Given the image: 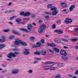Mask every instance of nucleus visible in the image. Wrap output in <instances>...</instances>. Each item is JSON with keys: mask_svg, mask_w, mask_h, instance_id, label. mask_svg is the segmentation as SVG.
<instances>
[{"mask_svg": "<svg viewBox=\"0 0 78 78\" xmlns=\"http://www.w3.org/2000/svg\"><path fill=\"white\" fill-rule=\"evenodd\" d=\"M19 53L17 52H15L13 53H9V55L7 56V57L10 59L12 58V57L15 58L16 56V55H19Z\"/></svg>", "mask_w": 78, "mask_h": 78, "instance_id": "obj_1", "label": "nucleus"}, {"mask_svg": "<svg viewBox=\"0 0 78 78\" xmlns=\"http://www.w3.org/2000/svg\"><path fill=\"white\" fill-rule=\"evenodd\" d=\"M60 53L61 55L63 56H68V55L67 52H66V51L64 50L61 49Z\"/></svg>", "mask_w": 78, "mask_h": 78, "instance_id": "obj_2", "label": "nucleus"}, {"mask_svg": "<svg viewBox=\"0 0 78 78\" xmlns=\"http://www.w3.org/2000/svg\"><path fill=\"white\" fill-rule=\"evenodd\" d=\"M18 42H17V43L18 44V45L19 44H21L23 46H27L28 45V44L27 43L23 42L21 41V40H20L19 39H18Z\"/></svg>", "mask_w": 78, "mask_h": 78, "instance_id": "obj_3", "label": "nucleus"}, {"mask_svg": "<svg viewBox=\"0 0 78 78\" xmlns=\"http://www.w3.org/2000/svg\"><path fill=\"white\" fill-rule=\"evenodd\" d=\"M16 41L14 42V43L15 44L12 45L11 46V47H18V45H19V43L17 42H18V39H16L15 40Z\"/></svg>", "mask_w": 78, "mask_h": 78, "instance_id": "obj_4", "label": "nucleus"}, {"mask_svg": "<svg viewBox=\"0 0 78 78\" xmlns=\"http://www.w3.org/2000/svg\"><path fill=\"white\" fill-rule=\"evenodd\" d=\"M23 20H25L23 22L22 21L20 22L19 23L22 24V25H25V23H27L28 21V20H30V19L27 18H23Z\"/></svg>", "mask_w": 78, "mask_h": 78, "instance_id": "obj_5", "label": "nucleus"}, {"mask_svg": "<svg viewBox=\"0 0 78 78\" xmlns=\"http://www.w3.org/2000/svg\"><path fill=\"white\" fill-rule=\"evenodd\" d=\"M23 50L24 51L23 52L24 55H28L30 54V53L29 52L30 51V50L29 49L25 48L23 49Z\"/></svg>", "mask_w": 78, "mask_h": 78, "instance_id": "obj_6", "label": "nucleus"}, {"mask_svg": "<svg viewBox=\"0 0 78 78\" xmlns=\"http://www.w3.org/2000/svg\"><path fill=\"white\" fill-rule=\"evenodd\" d=\"M73 22V20L72 19H70L69 18H67L66 20V23L69 24V23H72Z\"/></svg>", "mask_w": 78, "mask_h": 78, "instance_id": "obj_7", "label": "nucleus"}, {"mask_svg": "<svg viewBox=\"0 0 78 78\" xmlns=\"http://www.w3.org/2000/svg\"><path fill=\"white\" fill-rule=\"evenodd\" d=\"M54 31L55 33H57L58 34H62L63 33V31L62 30H55Z\"/></svg>", "mask_w": 78, "mask_h": 78, "instance_id": "obj_8", "label": "nucleus"}, {"mask_svg": "<svg viewBox=\"0 0 78 78\" xmlns=\"http://www.w3.org/2000/svg\"><path fill=\"white\" fill-rule=\"evenodd\" d=\"M19 70L14 69L12 71L11 73L12 74H17L19 73Z\"/></svg>", "mask_w": 78, "mask_h": 78, "instance_id": "obj_9", "label": "nucleus"}, {"mask_svg": "<svg viewBox=\"0 0 78 78\" xmlns=\"http://www.w3.org/2000/svg\"><path fill=\"white\" fill-rule=\"evenodd\" d=\"M27 28L30 31H31V30L32 29V25L31 24H28L27 26Z\"/></svg>", "mask_w": 78, "mask_h": 78, "instance_id": "obj_10", "label": "nucleus"}, {"mask_svg": "<svg viewBox=\"0 0 78 78\" xmlns=\"http://www.w3.org/2000/svg\"><path fill=\"white\" fill-rule=\"evenodd\" d=\"M60 5H62V6H63V8H67V4L66 3H60Z\"/></svg>", "mask_w": 78, "mask_h": 78, "instance_id": "obj_11", "label": "nucleus"}, {"mask_svg": "<svg viewBox=\"0 0 78 78\" xmlns=\"http://www.w3.org/2000/svg\"><path fill=\"white\" fill-rule=\"evenodd\" d=\"M47 45L48 46H50V47H55L56 46V44L53 43L51 44L48 43Z\"/></svg>", "mask_w": 78, "mask_h": 78, "instance_id": "obj_12", "label": "nucleus"}, {"mask_svg": "<svg viewBox=\"0 0 78 78\" xmlns=\"http://www.w3.org/2000/svg\"><path fill=\"white\" fill-rule=\"evenodd\" d=\"M59 13V11L58 10H56L55 11H53L52 12L51 15L52 16H56V14L58 13Z\"/></svg>", "mask_w": 78, "mask_h": 78, "instance_id": "obj_13", "label": "nucleus"}, {"mask_svg": "<svg viewBox=\"0 0 78 78\" xmlns=\"http://www.w3.org/2000/svg\"><path fill=\"white\" fill-rule=\"evenodd\" d=\"M12 33H13V34L17 35V36H20V34H19V32L16 31L14 30H12Z\"/></svg>", "mask_w": 78, "mask_h": 78, "instance_id": "obj_14", "label": "nucleus"}, {"mask_svg": "<svg viewBox=\"0 0 78 78\" xmlns=\"http://www.w3.org/2000/svg\"><path fill=\"white\" fill-rule=\"evenodd\" d=\"M40 28H41L42 29H45V28H47V27H46V26L45 24H43L41 25L40 26Z\"/></svg>", "mask_w": 78, "mask_h": 78, "instance_id": "obj_15", "label": "nucleus"}, {"mask_svg": "<svg viewBox=\"0 0 78 78\" xmlns=\"http://www.w3.org/2000/svg\"><path fill=\"white\" fill-rule=\"evenodd\" d=\"M75 8V5H71L69 8V11H73V9Z\"/></svg>", "mask_w": 78, "mask_h": 78, "instance_id": "obj_16", "label": "nucleus"}, {"mask_svg": "<svg viewBox=\"0 0 78 78\" xmlns=\"http://www.w3.org/2000/svg\"><path fill=\"white\" fill-rule=\"evenodd\" d=\"M41 53L42 55H45L47 53V51L45 50H42L41 52Z\"/></svg>", "mask_w": 78, "mask_h": 78, "instance_id": "obj_17", "label": "nucleus"}, {"mask_svg": "<svg viewBox=\"0 0 78 78\" xmlns=\"http://www.w3.org/2000/svg\"><path fill=\"white\" fill-rule=\"evenodd\" d=\"M31 14V13L29 12H27L25 13V16H26L27 17H28L30 16V15Z\"/></svg>", "mask_w": 78, "mask_h": 78, "instance_id": "obj_18", "label": "nucleus"}, {"mask_svg": "<svg viewBox=\"0 0 78 78\" xmlns=\"http://www.w3.org/2000/svg\"><path fill=\"white\" fill-rule=\"evenodd\" d=\"M56 9H57V8L56 7H55L54 6H52V7L51 9V10L53 11H57Z\"/></svg>", "mask_w": 78, "mask_h": 78, "instance_id": "obj_19", "label": "nucleus"}, {"mask_svg": "<svg viewBox=\"0 0 78 78\" xmlns=\"http://www.w3.org/2000/svg\"><path fill=\"white\" fill-rule=\"evenodd\" d=\"M69 57H66L65 56H62V59L63 60H68Z\"/></svg>", "mask_w": 78, "mask_h": 78, "instance_id": "obj_20", "label": "nucleus"}, {"mask_svg": "<svg viewBox=\"0 0 78 78\" xmlns=\"http://www.w3.org/2000/svg\"><path fill=\"white\" fill-rule=\"evenodd\" d=\"M20 30L21 31H24V32H26L27 33H28V32H29V31H28V30L24 28H21L20 29Z\"/></svg>", "mask_w": 78, "mask_h": 78, "instance_id": "obj_21", "label": "nucleus"}, {"mask_svg": "<svg viewBox=\"0 0 78 78\" xmlns=\"http://www.w3.org/2000/svg\"><path fill=\"white\" fill-rule=\"evenodd\" d=\"M44 32V29L41 28H39L38 30L39 33H41Z\"/></svg>", "mask_w": 78, "mask_h": 78, "instance_id": "obj_22", "label": "nucleus"}, {"mask_svg": "<svg viewBox=\"0 0 78 78\" xmlns=\"http://www.w3.org/2000/svg\"><path fill=\"white\" fill-rule=\"evenodd\" d=\"M5 47H6V45L5 44H0V50L2 49V48H4Z\"/></svg>", "mask_w": 78, "mask_h": 78, "instance_id": "obj_23", "label": "nucleus"}, {"mask_svg": "<svg viewBox=\"0 0 78 78\" xmlns=\"http://www.w3.org/2000/svg\"><path fill=\"white\" fill-rule=\"evenodd\" d=\"M52 6H52V4H49L47 5V8H48V9H51L52 8Z\"/></svg>", "mask_w": 78, "mask_h": 78, "instance_id": "obj_24", "label": "nucleus"}, {"mask_svg": "<svg viewBox=\"0 0 78 78\" xmlns=\"http://www.w3.org/2000/svg\"><path fill=\"white\" fill-rule=\"evenodd\" d=\"M53 49L57 53H59V49L58 48H54Z\"/></svg>", "mask_w": 78, "mask_h": 78, "instance_id": "obj_25", "label": "nucleus"}, {"mask_svg": "<svg viewBox=\"0 0 78 78\" xmlns=\"http://www.w3.org/2000/svg\"><path fill=\"white\" fill-rule=\"evenodd\" d=\"M57 66H58V67H63V66H64L63 63H57Z\"/></svg>", "mask_w": 78, "mask_h": 78, "instance_id": "obj_26", "label": "nucleus"}, {"mask_svg": "<svg viewBox=\"0 0 78 78\" xmlns=\"http://www.w3.org/2000/svg\"><path fill=\"white\" fill-rule=\"evenodd\" d=\"M19 14L20 15H21V16H25V13L24 12H22L19 13Z\"/></svg>", "mask_w": 78, "mask_h": 78, "instance_id": "obj_27", "label": "nucleus"}, {"mask_svg": "<svg viewBox=\"0 0 78 78\" xmlns=\"http://www.w3.org/2000/svg\"><path fill=\"white\" fill-rule=\"evenodd\" d=\"M55 63V62H48L46 63H45V64L47 65V64H54Z\"/></svg>", "mask_w": 78, "mask_h": 78, "instance_id": "obj_28", "label": "nucleus"}, {"mask_svg": "<svg viewBox=\"0 0 78 78\" xmlns=\"http://www.w3.org/2000/svg\"><path fill=\"white\" fill-rule=\"evenodd\" d=\"M35 37H31L30 38V40H31V41H32V42H34V39H35Z\"/></svg>", "mask_w": 78, "mask_h": 78, "instance_id": "obj_29", "label": "nucleus"}, {"mask_svg": "<svg viewBox=\"0 0 78 78\" xmlns=\"http://www.w3.org/2000/svg\"><path fill=\"white\" fill-rule=\"evenodd\" d=\"M71 41L73 42H75V41H78V38H74L73 39H71Z\"/></svg>", "mask_w": 78, "mask_h": 78, "instance_id": "obj_30", "label": "nucleus"}, {"mask_svg": "<svg viewBox=\"0 0 78 78\" xmlns=\"http://www.w3.org/2000/svg\"><path fill=\"white\" fill-rule=\"evenodd\" d=\"M21 19H16V22H18L19 23H20V21H21Z\"/></svg>", "mask_w": 78, "mask_h": 78, "instance_id": "obj_31", "label": "nucleus"}, {"mask_svg": "<svg viewBox=\"0 0 78 78\" xmlns=\"http://www.w3.org/2000/svg\"><path fill=\"white\" fill-rule=\"evenodd\" d=\"M61 75L60 74H56L55 78H61Z\"/></svg>", "mask_w": 78, "mask_h": 78, "instance_id": "obj_32", "label": "nucleus"}, {"mask_svg": "<svg viewBox=\"0 0 78 78\" xmlns=\"http://www.w3.org/2000/svg\"><path fill=\"white\" fill-rule=\"evenodd\" d=\"M36 44H37V46L38 47H41V43H40L39 42H37L36 43Z\"/></svg>", "mask_w": 78, "mask_h": 78, "instance_id": "obj_33", "label": "nucleus"}, {"mask_svg": "<svg viewBox=\"0 0 78 78\" xmlns=\"http://www.w3.org/2000/svg\"><path fill=\"white\" fill-rule=\"evenodd\" d=\"M34 55H41V52H34Z\"/></svg>", "mask_w": 78, "mask_h": 78, "instance_id": "obj_34", "label": "nucleus"}, {"mask_svg": "<svg viewBox=\"0 0 78 78\" xmlns=\"http://www.w3.org/2000/svg\"><path fill=\"white\" fill-rule=\"evenodd\" d=\"M44 14H48V15H51L52 13H51L49 12H44Z\"/></svg>", "mask_w": 78, "mask_h": 78, "instance_id": "obj_35", "label": "nucleus"}, {"mask_svg": "<svg viewBox=\"0 0 78 78\" xmlns=\"http://www.w3.org/2000/svg\"><path fill=\"white\" fill-rule=\"evenodd\" d=\"M9 29H5L3 31V32H4V33H8V32H9Z\"/></svg>", "mask_w": 78, "mask_h": 78, "instance_id": "obj_36", "label": "nucleus"}, {"mask_svg": "<svg viewBox=\"0 0 78 78\" xmlns=\"http://www.w3.org/2000/svg\"><path fill=\"white\" fill-rule=\"evenodd\" d=\"M51 28L53 29H55V28H56V24H54L52 25Z\"/></svg>", "mask_w": 78, "mask_h": 78, "instance_id": "obj_37", "label": "nucleus"}, {"mask_svg": "<svg viewBox=\"0 0 78 78\" xmlns=\"http://www.w3.org/2000/svg\"><path fill=\"white\" fill-rule=\"evenodd\" d=\"M57 43H61V40L60 39H57Z\"/></svg>", "mask_w": 78, "mask_h": 78, "instance_id": "obj_38", "label": "nucleus"}, {"mask_svg": "<svg viewBox=\"0 0 78 78\" xmlns=\"http://www.w3.org/2000/svg\"><path fill=\"white\" fill-rule=\"evenodd\" d=\"M15 17H16V16H12V17H11L9 18V20H13L14 18H15Z\"/></svg>", "mask_w": 78, "mask_h": 78, "instance_id": "obj_39", "label": "nucleus"}, {"mask_svg": "<svg viewBox=\"0 0 78 78\" xmlns=\"http://www.w3.org/2000/svg\"><path fill=\"white\" fill-rule=\"evenodd\" d=\"M41 42L42 44H45V40L44 39H42L41 40Z\"/></svg>", "mask_w": 78, "mask_h": 78, "instance_id": "obj_40", "label": "nucleus"}, {"mask_svg": "<svg viewBox=\"0 0 78 78\" xmlns=\"http://www.w3.org/2000/svg\"><path fill=\"white\" fill-rule=\"evenodd\" d=\"M5 41V39L3 40V39H0V42H4Z\"/></svg>", "mask_w": 78, "mask_h": 78, "instance_id": "obj_41", "label": "nucleus"}, {"mask_svg": "<svg viewBox=\"0 0 78 78\" xmlns=\"http://www.w3.org/2000/svg\"><path fill=\"white\" fill-rule=\"evenodd\" d=\"M15 12V10H9V13H11V12Z\"/></svg>", "mask_w": 78, "mask_h": 78, "instance_id": "obj_42", "label": "nucleus"}, {"mask_svg": "<svg viewBox=\"0 0 78 78\" xmlns=\"http://www.w3.org/2000/svg\"><path fill=\"white\" fill-rule=\"evenodd\" d=\"M62 40L63 41H64V42H69V41H68V40H67V39H63Z\"/></svg>", "mask_w": 78, "mask_h": 78, "instance_id": "obj_43", "label": "nucleus"}, {"mask_svg": "<svg viewBox=\"0 0 78 78\" xmlns=\"http://www.w3.org/2000/svg\"><path fill=\"white\" fill-rule=\"evenodd\" d=\"M36 15H34V14H32L31 16V17L32 18H34V17H35Z\"/></svg>", "mask_w": 78, "mask_h": 78, "instance_id": "obj_44", "label": "nucleus"}, {"mask_svg": "<svg viewBox=\"0 0 78 78\" xmlns=\"http://www.w3.org/2000/svg\"><path fill=\"white\" fill-rule=\"evenodd\" d=\"M7 70H3L2 71V73H6V72H7Z\"/></svg>", "mask_w": 78, "mask_h": 78, "instance_id": "obj_45", "label": "nucleus"}, {"mask_svg": "<svg viewBox=\"0 0 78 78\" xmlns=\"http://www.w3.org/2000/svg\"><path fill=\"white\" fill-rule=\"evenodd\" d=\"M49 51L51 53H53V54H54V51L53 50L51 49H49Z\"/></svg>", "mask_w": 78, "mask_h": 78, "instance_id": "obj_46", "label": "nucleus"}, {"mask_svg": "<svg viewBox=\"0 0 78 78\" xmlns=\"http://www.w3.org/2000/svg\"><path fill=\"white\" fill-rule=\"evenodd\" d=\"M32 47L33 48H37V47H38V46H37V45H34L32 46Z\"/></svg>", "mask_w": 78, "mask_h": 78, "instance_id": "obj_47", "label": "nucleus"}, {"mask_svg": "<svg viewBox=\"0 0 78 78\" xmlns=\"http://www.w3.org/2000/svg\"><path fill=\"white\" fill-rule=\"evenodd\" d=\"M14 37V36H10L9 37V39H13Z\"/></svg>", "mask_w": 78, "mask_h": 78, "instance_id": "obj_48", "label": "nucleus"}, {"mask_svg": "<svg viewBox=\"0 0 78 78\" xmlns=\"http://www.w3.org/2000/svg\"><path fill=\"white\" fill-rule=\"evenodd\" d=\"M64 38H66V39H67V38H68V37H69V36L64 35Z\"/></svg>", "mask_w": 78, "mask_h": 78, "instance_id": "obj_49", "label": "nucleus"}, {"mask_svg": "<svg viewBox=\"0 0 78 78\" xmlns=\"http://www.w3.org/2000/svg\"><path fill=\"white\" fill-rule=\"evenodd\" d=\"M28 72L29 73H33V70L31 69H30L28 71Z\"/></svg>", "mask_w": 78, "mask_h": 78, "instance_id": "obj_50", "label": "nucleus"}, {"mask_svg": "<svg viewBox=\"0 0 78 78\" xmlns=\"http://www.w3.org/2000/svg\"><path fill=\"white\" fill-rule=\"evenodd\" d=\"M75 75H78V70H76L75 72Z\"/></svg>", "mask_w": 78, "mask_h": 78, "instance_id": "obj_51", "label": "nucleus"}, {"mask_svg": "<svg viewBox=\"0 0 78 78\" xmlns=\"http://www.w3.org/2000/svg\"><path fill=\"white\" fill-rule=\"evenodd\" d=\"M6 60H7V61H12V60H13V59L12 58V59H8V58H6Z\"/></svg>", "mask_w": 78, "mask_h": 78, "instance_id": "obj_52", "label": "nucleus"}, {"mask_svg": "<svg viewBox=\"0 0 78 78\" xmlns=\"http://www.w3.org/2000/svg\"><path fill=\"white\" fill-rule=\"evenodd\" d=\"M13 51H17V50H19V49L18 48H14V49H13Z\"/></svg>", "mask_w": 78, "mask_h": 78, "instance_id": "obj_53", "label": "nucleus"}, {"mask_svg": "<svg viewBox=\"0 0 78 78\" xmlns=\"http://www.w3.org/2000/svg\"><path fill=\"white\" fill-rule=\"evenodd\" d=\"M68 76L69 77H73V75L72 74H69L68 75Z\"/></svg>", "mask_w": 78, "mask_h": 78, "instance_id": "obj_54", "label": "nucleus"}, {"mask_svg": "<svg viewBox=\"0 0 78 78\" xmlns=\"http://www.w3.org/2000/svg\"><path fill=\"white\" fill-rule=\"evenodd\" d=\"M57 23H58V24H59V23H61V21L60 20H58L57 21Z\"/></svg>", "mask_w": 78, "mask_h": 78, "instance_id": "obj_55", "label": "nucleus"}, {"mask_svg": "<svg viewBox=\"0 0 78 78\" xmlns=\"http://www.w3.org/2000/svg\"><path fill=\"white\" fill-rule=\"evenodd\" d=\"M43 22V21H42V20H40L38 23H41V22Z\"/></svg>", "mask_w": 78, "mask_h": 78, "instance_id": "obj_56", "label": "nucleus"}, {"mask_svg": "<svg viewBox=\"0 0 78 78\" xmlns=\"http://www.w3.org/2000/svg\"><path fill=\"white\" fill-rule=\"evenodd\" d=\"M39 62L38 61H35L33 62L34 64H35V63H38Z\"/></svg>", "mask_w": 78, "mask_h": 78, "instance_id": "obj_57", "label": "nucleus"}, {"mask_svg": "<svg viewBox=\"0 0 78 78\" xmlns=\"http://www.w3.org/2000/svg\"><path fill=\"white\" fill-rule=\"evenodd\" d=\"M44 17H45V18L46 19H48V18H50V17H49V16H44Z\"/></svg>", "mask_w": 78, "mask_h": 78, "instance_id": "obj_58", "label": "nucleus"}, {"mask_svg": "<svg viewBox=\"0 0 78 78\" xmlns=\"http://www.w3.org/2000/svg\"><path fill=\"white\" fill-rule=\"evenodd\" d=\"M55 67H53L51 68V70H55Z\"/></svg>", "mask_w": 78, "mask_h": 78, "instance_id": "obj_59", "label": "nucleus"}, {"mask_svg": "<svg viewBox=\"0 0 78 78\" xmlns=\"http://www.w3.org/2000/svg\"><path fill=\"white\" fill-rule=\"evenodd\" d=\"M2 66H3V67H6V65H2Z\"/></svg>", "mask_w": 78, "mask_h": 78, "instance_id": "obj_60", "label": "nucleus"}, {"mask_svg": "<svg viewBox=\"0 0 78 78\" xmlns=\"http://www.w3.org/2000/svg\"><path fill=\"white\" fill-rule=\"evenodd\" d=\"M63 48H65L66 49H67V48H68V47L66 46H64L63 47Z\"/></svg>", "mask_w": 78, "mask_h": 78, "instance_id": "obj_61", "label": "nucleus"}, {"mask_svg": "<svg viewBox=\"0 0 78 78\" xmlns=\"http://www.w3.org/2000/svg\"><path fill=\"white\" fill-rule=\"evenodd\" d=\"M5 13H9V11H5Z\"/></svg>", "mask_w": 78, "mask_h": 78, "instance_id": "obj_62", "label": "nucleus"}, {"mask_svg": "<svg viewBox=\"0 0 78 78\" xmlns=\"http://www.w3.org/2000/svg\"><path fill=\"white\" fill-rule=\"evenodd\" d=\"M36 59H37V60H41V59L39 58H36Z\"/></svg>", "mask_w": 78, "mask_h": 78, "instance_id": "obj_63", "label": "nucleus"}, {"mask_svg": "<svg viewBox=\"0 0 78 78\" xmlns=\"http://www.w3.org/2000/svg\"><path fill=\"white\" fill-rule=\"evenodd\" d=\"M74 29L75 31H78V28H74Z\"/></svg>", "mask_w": 78, "mask_h": 78, "instance_id": "obj_64", "label": "nucleus"}]
</instances>
